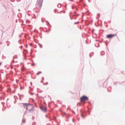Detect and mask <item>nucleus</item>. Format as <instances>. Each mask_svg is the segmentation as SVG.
<instances>
[{"instance_id": "7", "label": "nucleus", "mask_w": 125, "mask_h": 125, "mask_svg": "<svg viewBox=\"0 0 125 125\" xmlns=\"http://www.w3.org/2000/svg\"><path fill=\"white\" fill-rule=\"evenodd\" d=\"M39 73H37L36 74H37V75H38L39 74Z\"/></svg>"}, {"instance_id": "8", "label": "nucleus", "mask_w": 125, "mask_h": 125, "mask_svg": "<svg viewBox=\"0 0 125 125\" xmlns=\"http://www.w3.org/2000/svg\"><path fill=\"white\" fill-rule=\"evenodd\" d=\"M81 116L83 118H84V117L83 116V115H81Z\"/></svg>"}, {"instance_id": "9", "label": "nucleus", "mask_w": 125, "mask_h": 125, "mask_svg": "<svg viewBox=\"0 0 125 125\" xmlns=\"http://www.w3.org/2000/svg\"><path fill=\"white\" fill-rule=\"evenodd\" d=\"M39 73H41V72H39Z\"/></svg>"}, {"instance_id": "3", "label": "nucleus", "mask_w": 125, "mask_h": 125, "mask_svg": "<svg viewBox=\"0 0 125 125\" xmlns=\"http://www.w3.org/2000/svg\"><path fill=\"white\" fill-rule=\"evenodd\" d=\"M43 0H38L37 2V5L39 7L41 8L42 6Z\"/></svg>"}, {"instance_id": "1", "label": "nucleus", "mask_w": 125, "mask_h": 125, "mask_svg": "<svg viewBox=\"0 0 125 125\" xmlns=\"http://www.w3.org/2000/svg\"><path fill=\"white\" fill-rule=\"evenodd\" d=\"M27 110H29L31 112H33L34 111V106L32 105L29 104Z\"/></svg>"}, {"instance_id": "2", "label": "nucleus", "mask_w": 125, "mask_h": 125, "mask_svg": "<svg viewBox=\"0 0 125 125\" xmlns=\"http://www.w3.org/2000/svg\"><path fill=\"white\" fill-rule=\"evenodd\" d=\"M88 98L86 96H83L80 98L81 101V102H85L88 100Z\"/></svg>"}, {"instance_id": "4", "label": "nucleus", "mask_w": 125, "mask_h": 125, "mask_svg": "<svg viewBox=\"0 0 125 125\" xmlns=\"http://www.w3.org/2000/svg\"><path fill=\"white\" fill-rule=\"evenodd\" d=\"M116 35V34H110L107 35V37L108 38H113Z\"/></svg>"}, {"instance_id": "5", "label": "nucleus", "mask_w": 125, "mask_h": 125, "mask_svg": "<svg viewBox=\"0 0 125 125\" xmlns=\"http://www.w3.org/2000/svg\"><path fill=\"white\" fill-rule=\"evenodd\" d=\"M40 108L44 112H46L47 111V108L45 107L41 106Z\"/></svg>"}, {"instance_id": "6", "label": "nucleus", "mask_w": 125, "mask_h": 125, "mask_svg": "<svg viewBox=\"0 0 125 125\" xmlns=\"http://www.w3.org/2000/svg\"><path fill=\"white\" fill-rule=\"evenodd\" d=\"M28 104H29L26 103L23 104V106L24 108H26V109H27Z\"/></svg>"}]
</instances>
